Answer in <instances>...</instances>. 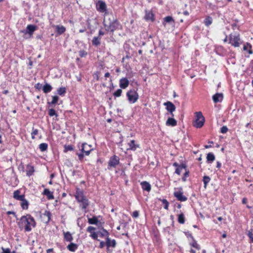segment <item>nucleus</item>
Here are the masks:
<instances>
[{"mask_svg":"<svg viewBox=\"0 0 253 253\" xmlns=\"http://www.w3.org/2000/svg\"><path fill=\"white\" fill-rule=\"evenodd\" d=\"M36 224L35 218L30 214L22 216L17 222L19 228L24 229L25 232L31 231L36 226Z\"/></svg>","mask_w":253,"mask_h":253,"instance_id":"obj_1","label":"nucleus"},{"mask_svg":"<svg viewBox=\"0 0 253 253\" xmlns=\"http://www.w3.org/2000/svg\"><path fill=\"white\" fill-rule=\"evenodd\" d=\"M103 24L105 27L106 31L112 33L116 30L119 29L121 26L119 21L117 19H115L111 14H105Z\"/></svg>","mask_w":253,"mask_h":253,"instance_id":"obj_2","label":"nucleus"},{"mask_svg":"<svg viewBox=\"0 0 253 253\" xmlns=\"http://www.w3.org/2000/svg\"><path fill=\"white\" fill-rule=\"evenodd\" d=\"M75 197L78 203H79L80 207L82 210L86 211V210L89 205V202L84 195V190L77 187L76 188Z\"/></svg>","mask_w":253,"mask_h":253,"instance_id":"obj_3","label":"nucleus"},{"mask_svg":"<svg viewBox=\"0 0 253 253\" xmlns=\"http://www.w3.org/2000/svg\"><path fill=\"white\" fill-rule=\"evenodd\" d=\"M240 34L239 33H231L229 35V44L234 47H239L242 44Z\"/></svg>","mask_w":253,"mask_h":253,"instance_id":"obj_4","label":"nucleus"},{"mask_svg":"<svg viewBox=\"0 0 253 253\" xmlns=\"http://www.w3.org/2000/svg\"><path fill=\"white\" fill-rule=\"evenodd\" d=\"M93 150L91 146L86 143H84L81 147V153H77L76 155L78 156V159L80 162L84 161V156H88L90 152Z\"/></svg>","mask_w":253,"mask_h":253,"instance_id":"obj_5","label":"nucleus"},{"mask_svg":"<svg viewBox=\"0 0 253 253\" xmlns=\"http://www.w3.org/2000/svg\"><path fill=\"white\" fill-rule=\"evenodd\" d=\"M205 119L202 112H196L192 125L196 128H201L204 125Z\"/></svg>","mask_w":253,"mask_h":253,"instance_id":"obj_6","label":"nucleus"},{"mask_svg":"<svg viewBox=\"0 0 253 253\" xmlns=\"http://www.w3.org/2000/svg\"><path fill=\"white\" fill-rule=\"evenodd\" d=\"M119 164L120 158L118 156L114 155L110 158L108 162L107 169L109 170H112L113 169L116 168Z\"/></svg>","mask_w":253,"mask_h":253,"instance_id":"obj_7","label":"nucleus"},{"mask_svg":"<svg viewBox=\"0 0 253 253\" xmlns=\"http://www.w3.org/2000/svg\"><path fill=\"white\" fill-rule=\"evenodd\" d=\"M173 195L177 200L180 202H185L187 200V198L183 195V192L181 187L175 189Z\"/></svg>","mask_w":253,"mask_h":253,"instance_id":"obj_8","label":"nucleus"},{"mask_svg":"<svg viewBox=\"0 0 253 253\" xmlns=\"http://www.w3.org/2000/svg\"><path fill=\"white\" fill-rule=\"evenodd\" d=\"M173 112H168L166 114L168 119L166 122V126H175L177 125V121L173 118L174 115Z\"/></svg>","mask_w":253,"mask_h":253,"instance_id":"obj_9","label":"nucleus"},{"mask_svg":"<svg viewBox=\"0 0 253 253\" xmlns=\"http://www.w3.org/2000/svg\"><path fill=\"white\" fill-rule=\"evenodd\" d=\"M126 96L129 102L134 103L138 99V94L134 89L128 90L126 93Z\"/></svg>","mask_w":253,"mask_h":253,"instance_id":"obj_10","label":"nucleus"},{"mask_svg":"<svg viewBox=\"0 0 253 253\" xmlns=\"http://www.w3.org/2000/svg\"><path fill=\"white\" fill-rule=\"evenodd\" d=\"M96 228L89 226L86 229V231L90 233L89 236L94 240L99 241L98 238V233L95 231Z\"/></svg>","mask_w":253,"mask_h":253,"instance_id":"obj_11","label":"nucleus"},{"mask_svg":"<svg viewBox=\"0 0 253 253\" xmlns=\"http://www.w3.org/2000/svg\"><path fill=\"white\" fill-rule=\"evenodd\" d=\"M100 217H101V216H93L92 218H88V222L90 224H94L98 226L99 227L102 226L104 222H101L100 221L98 220V218Z\"/></svg>","mask_w":253,"mask_h":253,"instance_id":"obj_12","label":"nucleus"},{"mask_svg":"<svg viewBox=\"0 0 253 253\" xmlns=\"http://www.w3.org/2000/svg\"><path fill=\"white\" fill-rule=\"evenodd\" d=\"M127 146L126 150L127 151H135L138 148H139V144L136 143L134 140H131L129 142L127 143Z\"/></svg>","mask_w":253,"mask_h":253,"instance_id":"obj_13","label":"nucleus"},{"mask_svg":"<svg viewBox=\"0 0 253 253\" xmlns=\"http://www.w3.org/2000/svg\"><path fill=\"white\" fill-rule=\"evenodd\" d=\"M96 9L99 12H104L107 10L106 3L102 0H99L96 4Z\"/></svg>","mask_w":253,"mask_h":253,"instance_id":"obj_14","label":"nucleus"},{"mask_svg":"<svg viewBox=\"0 0 253 253\" xmlns=\"http://www.w3.org/2000/svg\"><path fill=\"white\" fill-rule=\"evenodd\" d=\"M116 241L115 239L111 240L109 237L106 238V246L108 251H109L110 247L115 248L116 246Z\"/></svg>","mask_w":253,"mask_h":253,"instance_id":"obj_15","label":"nucleus"},{"mask_svg":"<svg viewBox=\"0 0 253 253\" xmlns=\"http://www.w3.org/2000/svg\"><path fill=\"white\" fill-rule=\"evenodd\" d=\"M144 18L146 21L154 22L155 21V14L152 11H146Z\"/></svg>","mask_w":253,"mask_h":253,"instance_id":"obj_16","label":"nucleus"},{"mask_svg":"<svg viewBox=\"0 0 253 253\" xmlns=\"http://www.w3.org/2000/svg\"><path fill=\"white\" fill-rule=\"evenodd\" d=\"M31 137L33 139L36 138L40 139L42 138V136L38 129L33 127L32 131L31 132Z\"/></svg>","mask_w":253,"mask_h":253,"instance_id":"obj_17","label":"nucleus"},{"mask_svg":"<svg viewBox=\"0 0 253 253\" xmlns=\"http://www.w3.org/2000/svg\"><path fill=\"white\" fill-rule=\"evenodd\" d=\"M13 197L15 200L20 201L22 200L25 196L24 194H21V191L18 189L14 191Z\"/></svg>","mask_w":253,"mask_h":253,"instance_id":"obj_18","label":"nucleus"},{"mask_svg":"<svg viewBox=\"0 0 253 253\" xmlns=\"http://www.w3.org/2000/svg\"><path fill=\"white\" fill-rule=\"evenodd\" d=\"M223 98V95L222 93H216L212 96V100L214 103L221 102Z\"/></svg>","mask_w":253,"mask_h":253,"instance_id":"obj_19","label":"nucleus"},{"mask_svg":"<svg viewBox=\"0 0 253 253\" xmlns=\"http://www.w3.org/2000/svg\"><path fill=\"white\" fill-rule=\"evenodd\" d=\"M26 172L27 176L29 177L32 176L35 172L34 167L32 166L31 164H28L26 166Z\"/></svg>","mask_w":253,"mask_h":253,"instance_id":"obj_20","label":"nucleus"},{"mask_svg":"<svg viewBox=\"0 0 253 253\" xmlns=\"http://www.w3.org/2000/svg\"><path fill=\"white\" fill-rule=\"evenodd\" d=\"M129 81L126 78H123L120 80V86L121 88L125 89L129 85Z\"/></svg>","mask_w":253,"mask_h":253,"instance_id":"obj_21","label":"nucleus"},{"mask_svg":"<svg viewBox=\"0 0 253 253\" xmlns=\"http://www.w3.org/2000/svg\"><path fill=\"white\" fill-rule=\"evenodd\" d=\"M141 188L143 191L149 192L151 190V186L150 183L146 181H142L140 183Z\"/></svg>","mask_w":253,"mask_h":253,"instance_id":"obj_22","label":"nucleus"},{"mask_svg":"<svg viewBox=\"0 0 253 253\" xmlns=\"http://www.w3.org/2000/svg\"><path fill=\"white\" fill-rule=\"evenodd\" d=\"M38 27L34 25H28L26 27V33L29 34L30 35H32L35 31L37 30Z\"/></svg>","mask_w":253,"mask_h":253,"instance_id":"obj_23","label":"nucleus"},{"mask_svg":"<svg viewBox=\"0 0 253 253\" xmlns=\"http://www.w3.org/2000/svg\"><path fill=\"white\" fill-rule=\"evenodd\" d=\"M42 194L46 196L48 200H53L54 199L53 192L50 191L48 189H45L42 192Z\"/></svg>","mask_w":253,"mask_h":253,"instance_id":"obj_24","label":"nucleus"},{"mask_svg":"<svg viewBox=\"0 0 253 253\" xmlns=\"http://www.w3.org/2000/svg\"><path fill=\"white\" fill-rule=\"evenodd\" d=\"M64 240L66 242H71L73 240V237L69 231H63Z\"/></svg>","mask_w":253,"mask_h":253,"instance_id":"obj_25","label":"nucleus"},{"mask_svg":"<svg viewBox=\"0 0 253 253\" xmlns=\"http://www.w3.org/2000/svg\"><path fill=\"white\" fill-rule=\"evenodd\" d=\"M166 23L174 25L175 24V21L172 16H168L165 17L163 19V24L164 26H166Z\"/></svg>","mask_w":253,"mask_h":253,"instance_id":"obj_26","label":"nucleus"},{"mask_svg":"<svg viewBox=\"0 0 253 253\" xmlns=\"http://www.w3.org/2000/svg\"><path fill=\"white\" fill-rule=\"evenodd\" d=\"M243 50L247 51L250 54H252L253 53L252 50V46L249 42H246L244 44L243 46Z\"/></svg>","mask_w":253,"mask_h":253,"instance_id":"obj_27","label":"nucleus"},{"mask_svg":"<svg viewBox=\"0 0 253 253\" xmlns=\"http://www.w3.org/2000/svg\"><path fill=\"white\" fill-rule=\"evenodd\" d=\"M42 214L44 217H46V219H44L45 223H48L51 219V212L49 211H45Z\"/></svg>","mask_w":253,"mask_h":253,"instance_id":"obj_28","label":"nucleus"},{"mask_svg":"<svg viewBox=\"0 0 253 253\" xmlns=\"http://www.w3.org/2000/svg\"><path fill=\"white\" fill-rule=\"evenodd\" d=\"M56 32L58 35H62L66 31V28L62 25H56L55 26Z\"/></svg>","mask_w":253,"mask_h":253,"instance_id":"obj_29","label":"nucleus"},{"mask_svg":"<svg viewBox=\"0 0 253 253\" xmlns=\"http://www.w3.org/2000/svg\"><path fill=\"white\" fill-rule=\"evenodd\" d=\"M78 248V245L74 243H70L67 246V249L70 252H74Z\"/></svg>","mask_w":253,"mask_h":253,"instance_id":"obj_30","label":"nucleus"},{"mask_svg":"<svg viewBox=\"0 0 253 253\" xmlns=\"http://www.w3.org/2000/svg\"><path fill=\"white\" fill-rule=\"evenodd\" d=\"M21 202L20 203V206L21 207V208L23 210H27L29 207V202L28 201L25 199V197L23 198L22 200H20Z\"/></svg>","mask_w":253,"mask_h":253,"instance_id":"obj_31","label":"nucleus"},{"mask_svg":"<svg viewBox=\"0 0 253 253\" xmlns=\"http://www.w3.org/2000/svg\"><path fill=\"white\" fill-rule=\"evenodd\" d=\"M189 245L195 249L196 250L199 251L201 249L200 246L198 244L197 242L195 240V239L191 240L189 242Z\"/></svg>","mask_w":253,"mask_h":253,"instance_id":"obj_32","label":"nucleus"},{"mask_svg":"<svg viewBox=\"0 0 253 253\" xmlns=\"http://www.w3.org/2000/svg\"><path fill=\"white\" fill-rule=\"evenodd\" d=\"M164 105L166 106V109L168 111H174L175 109L174 105L169 101L165 102Z\"/></svg>","mask_w":253,"mask_h":253,"instance_id":"obj_33","label":"nucleus"},{"mask_svg":"<svg viewBox=\"0 0 253 253\" xmlns=\"http://www.w3.org/2000/svg\"><path fill=\"white\" fill-rule=\"evenodd\" d=\"M101 39V37H94L92 40V45L95 46H99L101 43V42H100Z\"/></svg>","mask_w":253,"mask_h":253,"instance_id":"obj_34","label":"nucleus"},{"mask_svg":"<svg viewBox=\"0 0 253 253\" xmlns=\"http://www.w3.org/2000/svg\"><path fill=\"white\" fill-rule=\"evenodd\" d=\"M186 165L185 164H181L179 167L176 168L175 173L178 175H180L182 170L183 169H186Z\"/></svg>","mask_w":253,"mask_h":253,"instance_id":"obj_35","label":"nucleus"},{"mask_svg":"<svg viewBox=\"0 0 253 253\" xmlns=\"http://www.w3.org/2000/svg\"><path fill=\"white\" fill-rule=\"evenodd\" d=\"M98 235L100 237L103 238L106 237V238H109V233L104 228H102L101 231L98 232Z\"/></svg>","mask_w":253,"mask_h":253,"instance_id":"obj_36","label":"nucleus"},{"mask_svg":"<svg viewBox=\"0 0 253 253\" xmlns=\"http://www.w3.org/2000/svg\"><path fill=\"white\" fill-rule=\"evenodd\" d=\"M212 23V18L209 16H207L204 21V23L207 27H209Z\"/></svg>","mask_w":253,"mask_h":253,"instance_id":"obj_37","label":"nucleus"},{"mask_svg":"<svg viewBox=\"0 0 253 253\" xmlns=\"http://www.w3.org/2000/svg\"><path fill=\"white\" fill-rule=\"evenodd\" d=\"M177 221L180 224H184L185 223V218L183 213H181L178 215Z\"/></svg>","mask_w":253,"mask_h":253,"instance_id":"obj_38","label":"nucleus"},{"mask_svg":"<svg viewBox=\"0 0 253 253\" xmlns=\"http://www.w3.org/2000/svg\"><path fill=\"white\" fill-rule=\"evenodd\" d=\"M52 89V86L50 84H46L45 85H44L42 88L43 92L45 93L50 92Z\"/></svg>","mask_w":253,"mask_h":253,"instance_id":"obj_39","label":"nucleus"},{"mask_svg":"<svg viewBox=\"0 0 253 253\" xmlns=\"http://www.w3.org/2000/svg\"><path fill=\"white\" fill-rule=\"evenodd\" d=\"M207 161L209 163H212L215 160V156L212 153H209L207 154Z\"/></svg>","mask_w":253,"mask_h":253,"instance_id":"obj_40","label":"nucleus"},{"mask_svg":"<svg viewBox=\"0 0 253 253\" xmlns=\"http://www.w3.org/2000/svg\"><path fill=\"white\" fill-rule=\"evenodd\" d=\"M57 91L59 95L64 96L66 92V88L65 87H61L58 88Z\"/></svg>","mask_w":253,"mask_h":253,"instance_id":"obj_41","label":"nucleus"},{"mask_svg":"<svg viewBox=\"0 0 253 253\" xmlns=\"http://www.w3.org/2000/svg\"><path fill=\"white\" fill-rule=\"evenodd\" d=\"M210 180H211V178L209 176L205 175L203 177V182L204 184V188L205 189L207 188V185L210 182Z\"/></svg>","mask_w":253,"mask_h":253,"instance_id":"obj_42","label":"nucleus"},{"mask_svg":"<svg viewBox=\"0 0 253 253\" xmlns=\"http://www.w3.org/2000/svg\"><path fill=\"white\" fill-rule=\"evenodd\" d=\"M39 148L42 152H44L47 150L48 144L46 143H42L39 145Z\"/></svg>","mask_w":253,"mask_h":253,"instance_id":"obj_43","label":"nucleus"},{"mask_svg":"<svg viewBox=\"0 0 253 253\" xmlns=\"http://www.w3.org/2000/svg\"><path fill=\"white\" fill-rule=\"evenodd\" d=\"M159 200L162 202V204L164 205V208L166 210L169 209V203L167 201V200L164 199H160Z\"/></svg>","mask_w":253,"mask_h":253,"instance_id":"obj_44","label":"nucleus"},{"mask_svg":"<svg viewBox=\"0 0 253 253\" xmlns=\"http://www.w3.org/2000/svg\"><path fill=\"white\" fill-rule=\"evenodd\" d=\"M185 172L183 174V176L182 178V180L183 181H186L187 180V178L189 176V170L186 168L185 169Z\"/></svg>","mask_w":253,"mask_h":253,"instance_id":"obj_45","label":"nucleus"},{"mask_svg":"<svg viewBox=\"0 0 253 253\" xmlns=\"http://www.w3.org/2000/svg\"><path fill=\"white\" fill-rule=\"evenodd\" d=\"M74 150V146L71 145H65L64 152L65 153L69 151H72Z\"/></svg>","mask_w":253,"mask_h":253,"instance_id":"obj_46","label":"nucleus"},{"mask_svg":"<svg viewBox=\"0 0 253 253\" xmlns=\"http://www.w3.org/2000/svg\"><path fill=\"white\" fill-rule=\"evenodd\" d=\"M122 93V90L121 89H118L114 93L113 95L115 97H120Z\"/></svg>","mask_w":253,"mask_h":253,"instance_id":"obj_47","label":"nucleus"},{"mask_svg":"<svg viewBox=\"0 0 253 253\" xmlns=\"http://www.w3.org/2000/svg\"><path fill=\"white\" fill-rule=\"evenodd\" d=\"M87 54V52L84 50H82L79 51V55L81 57H85Z\"/></svg>","mask_w":253,"mask_h":253,"instance_id":"obj_48","label":"nucleus"},{"mask_svg":"<svg viewBox=\"0 0 253 253\" xmlns=\"http://www.w3.org/2000/svg\"><path fill=\"white\" fill-rule=\"evenodd\" d=\"M231 28L232 30H235L236 29L239 30L240 26L238 25L236 22H234L231 25Z\"/></svg>","mask_w":253,"mask_h":253,"instance_id":"obj_49","label":"nucleus"},{"mask_svg":"<svg viewBox=\"0 0 253 253\" xmlns=\"http://www.w3.org/2000/svg\"><path fill=\"white\" fill-rule=\"evenodd\" d=\"M59 99L58 96L55 95L52 97V100L51 101V104H55L57 102Z\"/></svg>","mask_w":253,"mask_h":253,"instance_id":"obj_50","label":"nucleus"},{"mask_svg":"<svg viewBox=\"0 0 253 253\" xmlns=\"http://www.w3.org/2000/svg\"><path fill=\"white\" fill-rule=\"evenodd\" d=\"M185 234L186 236L189 239L190 241L194 239L192 234L189 232H186Z\"/></svg>","mask_w":253,"mask_h":253,"instance_id":"obj_51","label":"nucleus"},{"mask_svg":"<svg viewBox=\"0 0 253 253\" xmlns=\"http://www.w3.org/2000/svg\"><path fill=\"white\" fill-rule=\"evenodd\" d=\"M228 128L226 126H224L220 128V132L222 133H225L228 131Z\"/></svg>","mask_w":253,"mask_h":253,"instance_id":"obj_52","label":"nucleus"},{"mask_svg":"<svg viewBox=\"0 0 253 253\" xmlns=\"http://www.w3.org/2000/svg\"><path fill=\"white\" fill-rule=\"evenodd\" d=\"M249 237L252 240V241L253 242V227L252 228L249 232Z\"/></svg>","mask_w":253,"mask_h":253,"instance_id":"obj_53","label":"nucleus"},{"mask_svg":"<svg viewBox=\"0 0 253 253\" xmlns=\"http://www.w3.org/2000/svg\"><path fill=\"white\" fill-rule=\"evenodd\" d=\"M139 211H134L131 214V215L133 218H137L139 216Z\"/></svg>","mask_w":253,"mask_h":253,"instance_id":"obj_54","label":"nucleus"},{"mask_svg":"<svg viewBox=\"0 0 253 253\" xmlns=\"http://www.w3.org/2000/svg\"><path fill=\"white\" fill-rule=\"evenodd\" d=\"M1 250L2 252L1 253H11L10 250L9 248L5 249L2 247Z\"/></svg>","mask_w":253,"mask_h":253,"instance_id":"obj_55","label":"nucleus"},{"mask_svg":"<svg viewBox=\"0 0 253 253\" xmlns=\"http://www.w3.org/2000/svg\"><path fill=\"white\" fill-rule=\"evenodd\" d=\"M48 115L50 117H53V116H55L56 118H57L58 116V115L57 114L56 112H48Z\"/></svg>","mask_w":253,"mask_h":253,"instance_id":"obj_56","label":"nucleus"},{"mask_svg":"<svg viewBox=\"0 0 253 253\" xmlns=\"http://www.w3.org/2000/svg\"><path fill=\"white\" fill-rule=\"evenodd\" d=\"M42 87V84L40 83H37L35 84V87L39 90L41 89Z\"/></svg>","mask_w":253,"mask_h":253,"instance_id":"obj_57","label":"nucleus"},{"mask_svg":"<svg viewBox=\"0 0 253 253\" xmlns=\"http://www.w3.org/2000/svg\"><path fill=\"white\" fill-rule=\"evenodd\" d=\"M105 245H106V242H104V241H101L100 242L99 247L100 249H102L104 247Z\"/></svg>","mask_w":253,"mask_h":253,"instance_id":"obj_58","label":"nucleus"},{"mask_svg":"<svg viewBox=\"0 0 253 253\" xmlns=\"http://www.w3.org/2000/svg\"><path fill=\"white\" fill-rule=\"evenodd\" d=\"M105 35V33L102 30H100L98 32V36L97 37H101V36Z\"/></svg>","mask_w":253,"mask_h":253,"instance_id":"obj_59","label":"nucleus"},{"mask_svg":"<svg viewBox=\"0 0 253 253\" xmlns=\"http://www.w3.org/2000/svg\"><path fill=\"white\" fill-rule=\"evenodd\" d=\"M6 214L7 215L13 214L14 216H16V213L13 211H7Z\"/></svg>","mask_w":253,"mask_h":253,"instance_id":"obj_60","label":"nucleus"},{"mask_svg":"<svg viewBox=\"0 0 253 253\" xmlns=\"http://www.w3.org/2000/svg\"><path fill=\"white\" fill-rule=\"evenodd\" d=\"M115 118L114 117H112L111 118L106 119V121L108 123H111L113 121H115Z\"/></svg>","mask_w":253,"mask_h":253,"instance_id":"obj_61","label":"nucleus"},{"mask_svg":"<svg viewBox=\"0 0 253 253\" xmlns=\"http://www.w3.org/2000/svg\"><path fill=\"white\" fill-rule=\"evenodd\" d=\"M247 202H248V199L246 198L245 197V198H243L242 202L243 204H247Z\"/></svg>","mask_w":253,"mask_h":253,"instance_id":"obj_62","label":"nucleus"},{"mask_svg":"<svg viewBox=\"0 0 253 253\" xmlns=\"http://www.w3.org/2000/svg\"><path fill=\"white\" fill-rule=\"evenodd\" d=\"M223 42H228V43H229V35L228 36H226L225 39L223 40Z\"/></svg>","mask_w":253,"mask_h":253,"instance_id":"obj_63","label":"nucleus"},{"mask_svg":"<svg viewBox=\"0 0 253 253\" xmlns=\"http://www.w3.org/2000/svg\"><path fill=\"white\" fill-rule=\"evenodd\" d=\"M53 252V249H52V248L48 249L46 250L47 253H51Z\"/></svg>","mask_w":253,"mask_h":253,"instance_id":"obj_64","label":"nucleus"}]
</instances>
